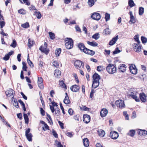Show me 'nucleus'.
Instances as JSON below:
<instances>
[{
  "label": "nucleus",
  "instance_id": "57",
  "mask_svg": "<svg viewBox=\"0 0 147 147\" xmlns=\"http://www.w3.org/2000/svg\"><path fill=\"white\" fill-rule=\"evenodd\" d=\"M55 114H56L57 116H59L60 114V110L58 109L57 110H56L55 111Z\"/></svg>",
  "mask_w": 147,
  "mask_h": 147
},
{
  "label": "nucleus",
  "instance_id": "61",
  "mask_svg": "<svg viewBox=\"0 0 147 147\" xmlns=\"http://www.w3.org/2000/svg\"><path fill=\"white\" fill-rule=\"evenodd\" d=\"M43 83V79L42 77H38V84Z\"/></svg>",
  "mask_w": 147,
  "mask_h": 147
},
{
  "label": "nucleus",
  "instance_id": "11",
  "mask_svg": "<svg viewBox=\"0 0 147 147\" xmlns=\"http://www.w3.org/2000/svg\"><path fill=\"white\" fill-rule=\"evenodd\" d=\"M110 136L113 139H116L119 136V135L117 132L114 131H112L110 134Z\"/></svg>",
  "mask_w": 147,
  "mask_h": 147
},
{
  "label": "nucleus",
  "instance_id": "15",
  "mask_svg": "<svg viewBox=\"0 0 147 147\" xmlns=\"http://www.w3.org/2000/svg\"><path fill=\"white\" fill-rule=\"evenodd\" d=\"M108 111L107 109L105 108H103L102 109L100 112V115L101 116L103 117H105L107 114Z\"/></svg>",
  "mask_w": 147,
  "mask_h": 147
},
{
  "label": "nucleus",
  "instance_id": "30",
  "mask_svg": "<svg viewBox=\"0 0 147 147\" xmlns=\"http://www.w3.org/2000/svg\"><path fill=\"white\" fill-rule=\"evenodd\" d=\"M27 62L29 65L31 67H34V65L32 62L29 59V55L28 54L27 58Z\"/></svg>",
  "mask_w": 147,
  "mask_h": 147
},
{
  "label": "nucleus",
  "instance_id": "48",
  "mask_svg": "<svg viewBox=\"0 0 147 147\" xmlns=\"http://www.w3.org/2000/svg\"><path fill=\"white\" fill-rule=\"evenodd\" d=\"M121 51L119 49L118 47H117L115 48V51L113 52V55H115L116 54L119 53Z\"/></svg>",
  "mask_w": 147,
  "mask_h": 147
},
{
  "label": "nucleus",
  "instance_id": "29",
  "mask_svg": "<svg viewBox=\"0 0 147 147\" xmlns=\"http://www.w3.org/2000/svg\"><path fill=\"white\" fill-rule=\"evenodd\" d=\"M98 135L101 137H102L104 136L105 132L102 129H100L98 131Z\"/></svg>",
  "mask_w": 147,
  "mask_h": 147
},
{
  "label": "nucleus",
  "instance_id": "24",
  "mask_svg": "<svg viewBox=\"0 0 147 147\" xmlns=\"http://www.w3.org/2000/svg\"><path fill=\"white\" fill-rule=\"evenodd\" d=\"M65 94L66 96L63 102L65 104H69L70 102L67 93H65Z\"/></svg>",
  "mask_w": 147,
  "mask_h": 147
},
{
  "label": "nucleus",
  "instance_id": "12",
  "mask_svg": "<svg viewBox=\"0 0 147 147\" xmlns=\"http://www.w3.org/2000/svg\"><path fill=\"white\" fill-rule=\"evenodd\" d=\"M5 94L7 96L13 97L14 96V91L12 89H10L5 92Z\"/></svg>",
  "mask_w": 147,
  "mask_h": 147
},
{
  "label": "nucleus",
  "instance_id": "35",
  "mask_svg": "<svg viewBox=\"0 0 147 147\" xmlns=\"http://www.w3.org/2000/svg\"><path fill=\"white\" fill-rule=\"evenodd\" d=\"M61 51V48L57 49H56L55 51V54L57 56H58L60 54Z\"/></svg>",
  "mask_w": 147,
  "mask_h": 147
},
{
  "label": "nucleus",
  "instance_id": "8",
  "mask_svg": "<svg viewBox=\"0 0 147 147\" xmlns=\"http://www.w3.org/2000/svg\"><path fill=\"white\" fill-rule=\"evenodd\" d=\"M139 43H134V50L135 52L137 53L140 52L141 50V47Z\"/></svg>",
  "mask_w": 147,
  "mask_h": 147
},
{
  "label": "nucleus",
  "instance_id": "14",
  "mask_svg": "<svg viewBox=\"0 0 147 147\" xmlns=\"http://www.w3.org/2000/svg\"><path fill=\"white\" fill-rule=\"evenodd\" d=\"M140 98L143 102H145L146 100V97L145 94L143 93H141L139 94Z\"/></svg>",
  "mask_w": 147,
  "mask_h": 147
},
{
  "label": "nucleus",
  "instance_id": "21",
  "mask_svg": "<svg viewBox=\"0 0 147 147\" xmlns=\"http://www.w3.org/2000/svg\"><path fill=\"white\" fill-rule=\"evenodd\" d=\"M85 50V52L84 53L86 54L93 56L95 53V52L94 51L89 49L87 48Z\"/></svg>",
  "mask_w": 147,
  "mask_h": 147
},
{
  "label": "nucleus",
  "instance_id": "58",
  "mask_svg": "<svg viewBox=\"0 0 147 147\" xmlns=\"http://www.w3.org/2000/svg\"><path fill=\"white\" fill-rule=\"evenodd\" d=\"M74 134V133L73 132H67L66 134V135L70 137H72L73 136V135Z\"/></svg>",
  "mask_w": 147,
  "mask_h": 147
},
{
  "label": "nucleus",
  "instance_id": "18",
  "mask_svg": "<svg viewBox=\"0 0 147 147\" xmlns=\"http://www.w3.org/2000/svg\"><path fill=\"white\" fill-rule=\"evenodd\" d=\"M42 52L45 53L47 55L49 53V50L47 49V47H43L41 46L39 49Z\"/></svg>",
  "mask_w": 147,
  "mask_h": 147
},
{
  "label": "nucleus",
  "instance_id": "44",
  "mask_svg": "<svg viewBox=\"0 0 147 147\" xmlns=\"http://www.w3.org/2000/svg\"><path fill=\"white\" fill-rule=\"evenodd\" d=\"M59 84L62 87L66 89V86L63 81H61L60 82H59Z\"/></svg>",
  "mask_w": 147,
  "mask_h": 147
},
{
  "label": "nucleus",
  "instance_id": "34",
  "mask_svg": "<svg viewBox=\"0 0 147 147\" xmlns=\"http://www.w3.org/2000/svg\"><path fill=\"white\" fill-rule=\"evenodd\" d=\"M94 0H88V3L90 7H92L94 3Z\"/></svg>",
  "mask_w": 147,
  "mask_h": 147
},
{
  "label": "nucleus",
  "instance_id": "37",
  "mask_svg": "<svg viewBox=\"0 0 147 147\" xmlns=\"http://www.w3.org/2000/svg\"><path fill=\"white\" fill-rule=\"evenodd\" d=\"M80 109L82 110L89 111L90 109L85 106L82 105L80 107Z\"/></svg>",
  "mask_w": 147,
  "mask_h": 147
},
{
  "label": "nucleus",
  "instance_id": "45",
  "mask_svg": "<svg viewBox=\"0 0 147 147\" xmlns=\"http://www.w3.org/2000/svg\"><path fill=\"white\" fill-rule=\"evenodd\" d=\"M80 118V116L79 115L77 114L75 115L74 116V119L76 121H79Z\"/></svg>",
  "mask_w": 147,
  "mask_h": 147
},
{
  "label": "nucleus",
  "instance_id": "53",
  "mask_svg": "<svg viewBox=\"0 0 147 147\" xmlns=\"http://www.w3.org/2000/svg\"><path fill=\"white\" fill-rule=\"evenodd\" d=\"M104 32L106 34H109L110 33V31L109 28H107L105 29Z\"/></svg>",
  "mask_w": 147,
  "mask_h": 147
},
{
  "label": "nucleus",
  "instance_id": "41",
  "mask_svg": "<svg viewBox=\"0 0 147 147\" xmlns=\"http://www.w3.org/2000/svg\"><path fill=\"white\" fill-rule=\"evenodd\" d=\"M22 64L23 65L22 69L24 71H27V67L26 66V63L25 62H22Z\"/></svg>",
  "mask_w": 147,
  "mask_h": 147
},
{
  "label": "nucleus",
  "instance_id": "59",
  "mask_svg": "<svg viewBox=\"0 0 147 147\" xmlns=\"http://www.w3.org/2000/svg\"><path fill=\"white\" fill-rule=\"evenodd\" d=\"M10 57L8 55L6 54L4 57L3 59L4 60L7 61L9 59Z\"/></svg>",
  "mask_w": 147,
  "mask_h": 147
},
{
  "label": "nucleus",
  "instance_id": "25",
  "mask_svg": "<svg viewBox=\"0 0 147 147\" xmlns=\"http://www.w3.org/2000/svg\"><path fill=\"white\" fill-rule=\"evenodd\" d=\"M61 71L58 69H56L54 71V75L55 77L57 78H59L61 76Z\"/></svg>",
  "mask_w": 147,
  "mask_h": 147
},
{
  "label": "nucleus",
  "instance_id": "3",
  "mask_svg": "<svg viewBox=\"0 0 147 147\" xmlns=\"http://www.w3.org/2000/svg\"><path fill=\"white\" fill-rule=\"evenodd\" d=\"M107 71L111 74H114L116 71V68L115 65L112 64H109L106 67Z\"/></svg>",
  "mask_w": 147,
  "mask_h": 147
},
{
  "label": "nucleus",
  "instance_id": "36",
  "mask_svg": "<svg viewBox=\"0 0 147 147\" xmlns=\"http://www.w3.org/2000/svg\"><path fill=\"white\" fill-rule=\"evenodd\" d=\"M144 8L141 7L139 8V14L140 15H142L144 12Z\"/></svg>",
  "mask_w": 147,
  "mask_h": 147
},
{
  "label": "nucleus",
  "instance_id": "47",
  "mask_svg": "<svg viewBox=\"0 0 147 147\" xmlns=\"http://www.w3.org/2000/svg\"><path fill=\"white\" fill-rule=\"evenodd\" d=\"M141 40L143 43H145L147 42V38L143 36L141 37Z\"/></svg>",
  "mask_w": 147,
  "mask_h": 147
},
{
  "label": "nucleus",
  "instance_id": "9",
  "mask_svg": "<svg viewBox=\"0 0 147 147\" xmlns=\"http://www.w3.org/2000/svg\"><path fill=\"white\" fill-rule=\"evenodd\" d=\"M131 73L133 74H136L137 73V69L135 65H131L129 67Z\"/></svg>",
  "mask_w": 147,
  "mask_h": 147
},
{
  "label": "nucleus",
  "instance_id": "4",
  "mask_svg": "<svg viewBox=\"0 0 147 147\" xmlns=\"http://www.w3.org/2000/svg\"><path fill=\"white\" fill-rule=\"evenodd\" d=\"M30 129L29 128L27 129L25 131V136L28 140L29 141H32V138L33 136L32 134L30 133Z\"/></svg>",
  "mask_w": 147,
  "mask_h": 147
},
{
  "label": "nucleus",
  "instance_id": "5",
  "mask_svg": "<svg viewBox=\"0 0 147 147\" xmlns=\"http://www.w3.org/2000/svg\"><path fill=\"white\" fill-rule=\"evenodd\" d=\"M74 65L76 68L79 69L81 67H84V63L82 61L80 60H77L75 61L74 63Z\"/></svg>",
  "mask_w": 147,
  "mask_h": 147
},
{
  "label": "nucleus",
  "instance_id": "42",
  "mask_svg": "<svg viewBox=\"0 0 147 147\" xmlns=\"http://www.w3.org/2000/svg\"><path fill=\"white\" fill-rule=\"evenodd\" d=\"M50 37L51 39L52 40L54 39L55 38V34L52 32H50L49 33Z\"/></svg>",
  "mask_w": 147,
  "mask_h": 147
},
{
  "label": "nucleus",
  "instance_id": "55",
  "mask_svg": "<svg viewBox=\"0 0 147 147\" xmlns=\"http://www.w3.org/2000/svg\"><path fill=\"white\" fill-rule=\"evenodd\" d=\"M14 103H13V105L15 106V107L17 108H18L19 107V106L18 105V103L17 100H14Z\"/></svg>",
  "mask_w": 147,
  "mask_h": 147
},
{
  "label": "nucleus",
  "instance_id": "51",
  "mask_svg": "<svg viewBox=\"0 0 147 147\" xmlns=\"http://www.w3.org/2000/svg\"><path fill=\"white\" fill-rule=\"evenodd\" d=\"M44 127H43L42 129H43L44 131H45L47 130H49V126L48 125L46 124L45 123V125H44Z\"/></svg>",
  "mask_w": 147,
  "mask_h": 147
},
{
  "label": "nucleus",
  "instance_id": "33",
  "mask_svg": "<svg viewBox=\"0 0 147 147\" xmlns=\"http://www.w3.org/2000/svg\"><path fill=\"white\" fill-rule=\"evenodd\" d=\"M28 46L30 48L33 45L34 43V41L31 40L30 39H28Z\"/></svg>",
  "mask_w": 147,
  "mask_h": 147
},
{
  "label": "nucleus",
  "instance_id": "63",
  "mask_svg": "<svg viewBox=\"0 0 147 147\" xmlns=\"http://www.w3.org/2000/svg\"><path fill=\"white\" fill-rule=\"evenodd\" d=\"M18 13L22 14H24L25 13V11L22 9H20L18 11Z\"/></svg>",
  "mask_w": 147,
  "mask_h": 147
},
{
  "label": "nucleus",
  "instance_id": "6",
  "mask_svg": "<svg viewBox=\"0 0 147 147\" xmlns=\"http://www.w3.org/2000/svg\"><path fill=\"white\" fill-rule=\"evenodd\" d=\"M115 103L116 106L120 108H124L125 107L124 101L122 100H116Z\"/></svg>",
  "mask_w": 147,
  "mask_h": 147
},
{
  "label": "nucleus",
  "instance_id": "49",
  "mask_svg": "<svg viewBox=\"0 0 147 147\" xmlns=\"http://www.w3.org/2000/svg\"><path fill=\"white\" fill-rule=\"evenodd\" d=\"M103 67L102 66H98L97 67V70L98 71H101L103 70Z\"/></svg>",
  "mask_w": 147,
  "mask_h": 147
},
{
  "label": "nucleus",
  "instance_id": "39",
  "mask_svg": "<svg viewBox=\"0 0 147 147\" xmlns=\"http://www.w3.org/2000/svg\"><path fill=\"white\" fill-rule=\"evenodd\" d=\"M128 4L131 7L135 6V4L133 0H129L128 1Z\"/></svg>",
  "mask_w": 147,
  "mask_h": 147
},
{
  "label": "nucleus",
  "instance_id": "7",
  "mask_svg": "<svg viewBox=\"0 0 147 147\" xmlns=\"http://www.w3.org/2000/svg\"><path fill=\"white\" fill-rule=\"evenodd\" d=\"M91 18L93 20H99L101 18L100 14L97 12H94L91 15Z\"/></svg>",
  "mask_w": 147,
  "mask_h": 147
},
{
  "label": "nucleus",
  "instance_id": "20",
  "mask_svg": "<svg viewBox=\"0 0 147 147\" xmlns=\"http://www.w3.org/2000/svg\"><path fill=\"white\" fill-rule=\"evenodd\" d=\"M93 81H99V80L100 78V76L97 73H95L93 76Z\"/></svg>",
  "mask_w": 147,
  "mask_h": 147
},
{
  "label": "nucleus",
  "instance_id": "17",
  "mask_svg": "<svg viewBox=\"0 0 147 147\" xmlns=\"http://www.w3.org/2000/svg\"><path fill=\"white\" fill-rule=\"evenodd\" d=\"M80 89L79 86L76 85H73L70 87L71 90L74 92H76L79 90Z\"/></svg>",
  "mask_w": 147,
  "mask_h": 147
},
{
  "label": "nucleus",
  "instance_id": "2",
  "mask_svg": "<svg viewBox=\"0 0 147 147\" xmlns=\"http://www.w3.org/2000/svg\"><path fill=\"white\" fill-rule=\"evenodd\" d=\"M66 42L65 45L66 48L68 49H71L73 46V42L70 38H66L65 40Z\"/></svg>",
  "mask_w": 147,
  "mask_h": 147
},
{
  "label": "nucleus",
  "instance_id": "10",
  "mask_svg": "<svg viewBox=\"0 0 147 147\" xmlns=\"http://www.w3.org/2000/svg\"><path fill=\"white\" fill-rule=\"evenodd\" d=\"M77 46L78 48L81 51L83 52H85L86 49L87 48L85 47L84 44L82 43H79L77 44Z\"/></svg>",
  "mask_w": 147,
  "mask_h": 147
},
{
  "label": "nucleus",
  "instance_id": "28",
  "mask_svg": "<svg viewBox=\"0 0 147 147\" xmlns=\"http://www.w3.org/2000/svg\"><path fill=\"white\" fill-rule=\"evenodd\" d=\"M83 144L84 146L88 147L89 146V142L87 138H85L83 140Z\"/></svg>",
  "mask_w": 147,
  "mask_h": 147
},
{
  "label": "nucleus",
  "instance_id": "23",
  "mask_svg": "<svg viewBox=\"0 0 147 147\" xmlns=\"http://www.w3.org/2000/svg\"><path fill=\"white\" fill-rule=\"evenodd\" d=\"M126 65L124 64H120L118 67V69L120 71L123 72L126 70Z\"/></svg>",
  "mask_w": 147,
  "mask_h": 147
},
{
  "label": "nucleus",
  "instance_id": "19",
  "mask_svg": "<svg viewBox=\"0 0 147 147\" xmlns=\"http://www.w3.org/2000/svg\"><path fill=\"white\" fill-rule=\"evenodd\" d=\"M138 134L140 136H145L147 134V131L144 130L138 129Z\"/></svg>",
  "mask_w": 147,
  "mask_h": 147
},
{
  "label": "nucleus",
  "instance_id": "62",
  "mask_svg": "<svg viewBox=\"0 0 147 147\" xmlns=\"http://www.w3.org/2000/svg\"><path fill=\"white\" fill-rule=\"evenodd\" d=\"M24 3L26 5H29L30 4V2L28 0H22Z\"/></svg>",
  "mask_w": 147,
  "mask_h": 147
},
{
  "label": "nucleus",
  "instance_id": "40",
  "mask_svg": "<svg viewBox=\"0 0 147 147\" xmlns=\"http://www.w3.org/2000/svg\"><path fill=\"white\" fill-rule=\"evenodd\" d=\"M17 45V43L16 40L14 39L13 40L12 43L11 45L10 46L12 47L15 48Z\"/></svg>",
  "mask_w": 147,
  "mask_h": 147
},
{
  "label": "nucleus",
  "instance_id": "46",
  "mask_svg": "<svg viewBox=\"0 0 147 147\" xmlns=\"http://www.w3.org/2000/svg\"><path fill=\"white\" fill-rule=\"evenodd\" d=\"M21 26L23 28H26L29 27V25L28 23L26 22L25 23L22 24Z\"/></svg>",
  "mask_w": 147,
  "mask_h": 147
},
{
  "label": "nucleus",
  "instance_id": "60",
  "mask_svg": "<svg viewBox=\"0 0 147 147\" xmlns=\"http://www.w3.org/2000/svg\"><path fill=\"white\" fill-rule=\"evenodd\" d=\"M52 134L53 136L56 138H58V136L57 134L56 133L55 131L54 130L52 131Z\"/></svg>",
  "mask_w": 147,
  "mask_h": 147
},
{
  "label": "nucleus",
  "instance_id": "64",
  "mask_svg": "<svg viewBox=\"0 0 147 147\" xmlns=\"http://www.w3.org/2000/svg\"><path fill=\"white\" fill-rule=\"evenodd\" d=\"M5 22L4 21H3V20L0 21V25L1 27V29L3 27L5 26Z\"/></svg>",
  "mask_w": 147,
  "mask_h": 147
},
{
  "label": "nucleus",
  "instance_id": "54",
  "mask_svg": "<svg viewBox=\"0 0 147 147\" xmlns=\"http://www.w3.org/2000/svg\"><path fill=\"white\" fill-rule=\"evenodd\" d=\"M123 115L125 116L126 120H129V117L126 111H124L123 112Z\"/></svg>",
  "mask_w": 147,
  "mask_h": 147
},
{
  "label": "nucleus",
  "instance_id": "50",
  "mask_svg": "<svg viewBox=\"0 0 147 147\" xmlns=\"http://www.w3.org/2000/svg\"><path fill=\"white\" fill-rule=\"evenodd\" d=\"M36 16L37 18L40 19L41 17V15L39 11L35 12Z\"/></svg>",
  "mask_w": 147,
  "mask_h": 147
},
{
  "label": "nucleus",
  "instance_id": "22",
  "mask_svg": "<svg viewBox=\"0 0 147 147\" xmlns=\"http://www.w3.org/2000/svg\"><path fill=\"white\" fill-rule=\"evenodd\" d=\"M129 15L130 16V20L129 22H131L132 23L134 24L136 22V20L133 15L132 12L131 11L129 12Z\"/></svg>",
  "mask_w": 147,
  "mask_h": 147
},
{
  "label": "nucleus",
  "instance_id": "32",
  "mask_svg": "<svg viewBox=\"0 0 147 147\" xmlns=\"http://www.w3.org/2000/svg\"><path fill=\"white\" fill-rule=\"evenodd\" d=\"M135 133V131L134 130H130L127 134L131 137H133L134 136Z\"/></svg>",
  "mask_w": 147,
  "mask_h": 147
},
{
  "label": "nucleus",
  "instance_id": "27",
  "mask_svg": "<svg viewBox=\"0 0 147 147\" xmlns=\"http://www.w3.org/2000/svg\"><path fill=\"white\" fill-rule=\"evenodd\" d=\"M87 43L89 45L93 47H96L98 46V43L94 41H88L87 42Z\"/></svg>",
  "mask_w": 147,
  "mask_h": 147
},
{
  "label": "nucleus",
  "instance_id": "43",
  "mask_svg": "<svg viewBox=\"0 0 147 147\" xmlns=\"http://www.w3.org/2000/svg\"><path fill=\"white\" fill-rule=\"evenodd\" d=\"M105 19L106 22L109 20L110 19V14L107 13H106Z\"/></svg>",
  "mask_w": 147,
  "mask_h": 147
},
{
  "label": "nucleus",
  "instance_id": "52",
  "mask_svg": "<svg viewBox=\"0 0 147 147\" xmlns=\"http://www.w3.org/2000/svg\"><path fill=\"white\" fill-rule=\"evenodd\" d=\"M134 39L138 42V43H140V42L139 40V36L138 35H136L134 36Z\"/></svg>",
  "mask_w": 147,
  "mask_h": 147
},
{
  "label": "nucleus",
  "instance_id": "56",
  "mask_svg": "<svg viewBox=\"0 0 147 147\" xmlns=\"http://www.w3.org/2000/svg\"><path fill=\"white\" fill-rule=\"evenodd\" d=\"M53 65L55 67H57L59 65V63L57 61H54L53 62Z\"/></svg>",
  "mask_w": 147,
  "mask_h": 147
},
{
  "label": "nucleus",
  "instance_id": "1",
  "mask_svg": "<svg viewBox=\"0 0 147 147\" xmlns=\"http://www.w3.org/2000/svg\"><path fill=\"white\" fill-rule=\"evenodd\" d=\"M138 93L135 89L131 88L128 94V96L134 99L136 101L139 102L140 100L138 97Z\"/></svg>",
  "mask_w": 147,
  "mask_h": 147
},
{
  "label": "nucleus",
  "instance_id": "16",
  "mask_svg": "<svg viewBox=\"0 0 147 147\" xmlns=\"http://www.w3.org/2000/svg\"><path fill=\"white\" fill-rule=\"evenodd\" d=\"M118 37V36L117 35L115 37L113 38L109 42V45L112 46L114 45L117 40Z\"/></svg>",
  "mask_w": 147,
  "mask_h": 147
},
{
  "label": "nucleus",
  "instance_id": "31",
  "mask_svg": "<svg viewBox=\"0 0 147 147\" xmlns=\"http://www.w3.org/2000/svg\"><path fill=\"white\" fill-rule=\"evenodd\" d=\"M24 117L25 120V122L26 124H28V117L27 114L24 113Z\"/></svg>",
  "mask_w": 147,
  "mask_h": 147
},
{
  "label": "nucleus",
  "instance_id": "13",
  "mask_svg": "<svg viewBox=\"0 0 147 147\" xmlns=\"http://www.w3.org/2000/svg\"><path fill=\"white\" fill-rule=\"evenodd\" d=\"M83 119L84 122L86 123H88L90 121V116L87 114L84 115H83Z\"/></svg>",
  "mask_w": 147,
  "mask_h": 147
},
{
  "label": "nucleus",
  "instance_id": "26",
  "mask_svg": "<svg viewBox=\"0 0 147 147\" xmlns=\"http://www.w3.org/2000/svg\"><path fill=\"white\" fill-rule=\"evenodd\" d=\"M99 84V81L96 82L93 81L92 85V87L94 88H95L97 87Z\"/></svg>",
  "mask_w": 147,
  "mask_h": 147
},
{
  "label": "nucleus",
  "instance_id": "38",
  "mask_svg": "<svg viewBox=\"0 0 147 147\" xmlns=\"http://www.w3.org/2000/svg\"><path fill=\"white\" fill-rule=\"evenodd\" d=\"M100 36H99V34L98 33H96L94 34L92 36V38L95 39V40H97L98 39Z\"/></svg>",
  "mask_w": 147,
  "mask_h": 147
}]
</instances>
